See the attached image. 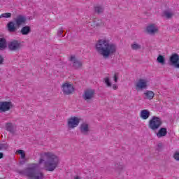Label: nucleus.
Returning <instances> with one entry per match:
<instances>
[{"instance_id":"1","label":"nucleus","mask_w":179,"mask_h":179,"mask_svg":"<svg viewBox=\"0 0 179 179\" xmlns=\"http://www.w3.org/2000/svg\"><path fill=\"white\" fill-rule=\"evenodd\" d=\"M43 164L46 171H55L59 166V157L52 152H43L39 153L38 164H30L29 167L18 171L19 174L25 176L29 179H44V173L38 170L39 166Z\"/></svg>"},{"instance_id":"2","label":"nucleus","mask_w":179,"mask_h":179,"mask_svg":"<svg viewBox=\"0 0 179 179\" xmlns=\"http://www.w3.org/2000/svg\"><path fill=\"white\" fill-rule=\"evenodd\" d=\"M95 50L99 55L107 59L117 52V45L107 38L99 39L95 44Z\"/></svg>"},{"instance_id":"3","label":"nucleus","mask_w":179,"mask_h":179,"mask_svg":"<svg viewBox=\"0 0 179 179\" xmlns=\"http://www.w3.org/2000/svg\"><path fill=\"white\" fill-rule=\"evenodd\" d=\"M150 82L148 78H140L134 83V87L136 92H142V90H146L149 87Z\"/></svg>"},{"instance_id":"4","label":"nucleus","mask_w":179,"mask_h":179,"mask_svg":"<svg viewBox=\"0 0 179 179\" xmlns=\"http://www.w3.org/2000/svg\"><path fill=\"white\" fill-rule=\"evenodd\" d=\"M163 124V121L159 117L152 116L148 122V128L151 131H157Z\"/></svg>"},{"instance_id":"5","label":"nucleus","mask_w":179,"mask_h":179,"mask_svg":"<svg viewBox=\"0 0 179 179\" xmlns=\"http://www.w3.org/2000/svg\"><path fill=\"white\" fill-rule=\"evenodd\" d=\"M62 92L64 96H71L75 93V86L72 83L66 81L61 85Z\"/></svg>"},{"instance_id":"6","label":"nucleus","mask_w":179,"mask_h":179,"mask_svg":"<svg viewBox=\"0 0 179 179\" xmlns=\"http://www.w3.org/2000/svg\"><path fill=\"white\" fill-rule=\"evenodd\" d=\"M94 94H96V91H94V90H85L83 94V99H84L87 103H90V101H92V100H93L94 98Z\"/></svg>"},{"instance_id":"7","label":"nucleus","mask_w":179,"mask_h":179,"mask_svg":"<svg viewBox=\"0 0 179 179\" xmlns=\"http://www.w3.org/2000/svg\"><path fill=\"white\" fill-rule=\"evenodd\" d=\"M79 122H80V119L79 117L75 116L70 117L67 122L69 129L76 128V127L79 125Z\"/></svg>"},{"instance_id":"8","label":"nucleus","mask_w":179,"mask_h":179,"mask_svg":"<svg viewBox=\"0 0 179 179\" xmlns=\"http://www.w3.org/2000/svg\"><path fill=\"white\" fill-rule=\"evenodd\" d=\"M13 104L10 101H0V113H6L13 108Z\"/></svg>"},{"instance_id":"9","label":"nucleus","mask_w":179,"mask_h":179,"mask_svg":"<svg viewBox=\"0 0 179 179\" xmlns=\"http://www.w3.org/2000/svg\"><path fill=\"white\" fill-rule=\"evenodd\" d=\"M27 18L25 16L19 15L14 19V22L17 27L26 24Z\"/></svg>"},{"instance_id":"10","label":"nucleus","mask_w":179,"mask_h":179,"mask_svg":"<svg viewBox=\"0 0 179 179\" xmlns=\"http://www.w3.org/2000/svg\"><path fill=\"white\" fill-rule=\"evenodd\" d=\"M169 61L171 65H173L175 68L179 69V55L177 53H173L171 55Z\"/></svg>"},{"instance_id":"11","label":"nucleus","mask_w":179,"mask_h":179,"mask_svg":"<svg viewBox=\"0 0 179 179\" xmlns=\"http://www.w3.org/2000/svg\"><path fill=\"white\" fill-rule=\"evenodd\" d=\"M8 48L11 51H17V50H20V42L16 40L10 42L8 44Z\"/></svg>"},{"instance_id":"12","label":"nucleus","mask_w":179,"mask_h":179,"mask_svg":"<svg viewBox=\"0 0 179 179\" xmlns=\"http://www.w3.org/2000/svg\"><path fill=\"white\" fill-rule=\"evenodd\" d=\"M80 131L83 135H89V132H90V127H89V124L86 122H83L80 126Z\"/></svg>"},{"instance_id":"13","label":"nucleus","mask_w":179,"mask_h":179,"mask_svg":"<svg viewBox=\"0 0 179 179\" xmlns=\"http://www.w3.org/2000/svg\"><path fill=\"white\" fill-rule=\"evenodd\" d=\"M146 31L148 34H156V33H159V28L155 24H150L146 28Z\"/></svg>"},{"instance_id":"14","label":"nucleus","mask_w":179,"mask_h":179,"mask_svg":"<svg viewBox=\"0 0 179 179\" xmlns=\"http://www.w3.org/2000/svg\"><path fill=\"white\" fill-rule=\"evenodd\" d=\"M6 129L12 135H15V134H16V125L12 123H6Z\"/></svg>"},{"instance_id":"15","label":"nucleus","mask_w":179,"mask_h":179,"mask_svg":"<svg viewBox=\"0 0 179 179\" xmlns=\"http://www.w3.org/2000/svg\"><path fill=\"white\" fill-rule=\"evenodd\" d=\"M70 61L73 62V66L76 69H78V68H81L82 66V62L76 59V57L75 56H71L70 57Z\"/></svg>"},{"instance_id":"16","label":"nucleus","mask_w":179,"mask_h":179,"mask_svg":"<svg viewBox=\"0 0 179 179\" xmlns=\"http://www.w3.org/2000/svg\"><path fill=\"white\" fill-rule=\"evenodd\" d=\"M140 117L142 120H148L150 117V112L148 109H143L140 113Z\"/></svg>"},{"instance_id":"17","label":"nucleus","mask_w":179,"mask_h":179,"mask_svg":"<svg viewBox=\"0 0 179 179\" xmlns=\"http://www.w3.org/2000/svg\"><path fill=\"white\" fill-rule=\"evenodd\" d=\"M156 135L157 138H163V136H166V135H167V129L162 127L159 129Z\"/></svg>"},{"instance_id":"18","label":"nucleus","mask_w":179,"mask_h":179,"mask_svg":"<svg viewBox=\"0 0 179 179\" xmlns=\"http://www.w3.org/2000/svg\"><path fill=\"white\" fill-rule=\"evenodd\" d=\"M144 96L147 100H153V97H155V92H153V91L147 90L144 92Z\"/></svg>"},{"instance_id":"19","label":"nucleus","mask_w":179,"mask_h":179,"mask_svg":"<svg viewBox=\"0 0 179 179\" xmlns=\"http://www.w3.org/2000/svg\"><path fill=\"white\" fill-rule=\"evenodd\" d=\"M30 31H31L30 27L25 26L21 29L20 33H21V34H22V36H27V34H29V33H30Z\"/></svg>"},{"instance_id":"20","label":"nucleus","mask_w":179,"mask_h":179,"mask_svg":"<svg viewBox=\"0 0 179 179\" xmlns=\"http://www.w3.org/2000/svg\"><path fill=\"white\" fill-rule=\"evenodd\" d=\"M15 22H10L8 24V31H10L11 33L15 32L16 30H17V28H16V26H15Z\"/></svg>"},{"instance_id":"21","label":"nucleus","mask_w":179,"mask_h":179,"mask_svg":"<svg viewBox=\"0 0 179 179\" xmlns=\"http://www.w3.org/2000/svg\"><path fill=\"white\" fill-rule=\"evenodd\" d=\"M94 12L95 13H98V15H100V13H103V12H104V8L100 5L95 6Z\"/></svg>"},{"instance_id":"22","label":"nucleus","mask_w":179,"mask_h":179,"mask_svg":"<svg viewBox=\"0 0 179 179\" xmlns=\"http://www.w3.org/2000/svg\"><path fill=\"white\" fill-rule=\"evenodd\" d=\"M173 15L174 14L173 13V12L170 10H165L163 12V16L164 17H166V19H171V17H173Z\"/></svg>"},{"instance_id":"23","label":"nucleus","mask_w":179,"mask_h":179,"mask_svg":"<svg viewBox=\"0 0 179 179\" xmlns=\"http://www.w3.org/2000/svg\"><path fill=\"white\" fill-rule=\"evenodd\" d=\"M6 47V39L5 38H0V50H5Z\"/></svg>"},{"instance_id":"24","label":"nucleus","mask_w":179,"mask_h":179,"mask_svg":"<svg viewBox=\"0 0 179 179\" xmlns=\"http://www.w3.org/2000/svg\"><path fill=\"white\" fill-rule=\"evenodd\" d=\"M16 153L18 155H20L21 159H25L26 158V153L23 150H18L16 151Z\"/></svg>"},{"instance_id":"25","label":"nucleus","mask_w":179,"mask_h":179,"mask_svg":"<svg viewBox=\"0 0 179 179\" xmlns=\"http://www.w3.org/2000/svg\"><path fill=\"white\" fill-rule=\"evenodd\" d=\"M131 48L134 50H141L142 46L136 43L131 44Z\"/></svg>"},{"instance_id":"26","label":"nucleus","mask_w":179,"mask_h":179,"mask_svg":"<svg viewBox=\"0 0 179 179\" xmlns=\"http://www.w3.org/2000/svg\"><path fill=\"white\" fill-rule=\"evenodd\" d=\"M157 62L162 64V65H164V57L163 55H159L157 58Z\"/></svg>"},{"instance_id":"27","label":"nucleus","mask_w":179,"mask_h":179,"mask_svg":"<svg viewBox=\"0 0 179 179\" xmlns=\"http://www.w3.org/2000/svg\"><path fill=\"white\" fill-rule=\"evenodd\" d=\"M104 83L106 85L107 87H111V83L110 82V78L106 77L103 79Z\"/></svg>"},{"instance_id":"28","label":"nucleus","mask_w":179,"mask_h":179,"mask_svg":"<svg viewBox=\"0 0 179 179\" xmlns=\"http://www.w3.org/2000/svg\"><path fill=\"white\" fill-rule=\"evenodd\" d=\"M2 17H5L6 19H9V17H12V13H6L1 14Z\"/></svg>"},{"instance_id":"29","label":"nucleus","mask_w":179,"mask_h":179,"mask_svg":"<svg viewBox=\"0 0 179 179\" xmlns=\"http://www.w3.org/2000/svg\"><path fill=\"white\" fill-rule=\"evenodd\" d=\"M175 160L179 161V152H176L173 155Z\"/></svg>"},{"instance_id":"30","label":"nucleus","mask_w":179,"mask_h":179,"mask_svg":"<svg viewBox=\"0 0 179 179\" xmlns=\"http://www.w3.org/2000/svg\"><path fill=\"white\" fill-rule=\"evenodd\" d=\"M113 79H114V82H115V83H117L118 82V75L117 73H115V75L113 76Z\"/></svg>"},{"instance_id":"31","label":"nucleus","mask_w":179,"mask_h":179,"mask_svg":"<svg viewBox=\"0 0 179 179\" xmlns=\"http://www.w3.org/2000/svg\"><path fill=\"white\" fill-rule=\"evenodd\" d=\"M4 61H5V59H3V57H2V56L0 55V65H3Z\"/></svg>"},{"instance_id":"32","label":"nucleus","mask_w":179,"mask_h":179,"mask_svg":"<svg viewBox=\"0 0 179 179\" xmlns=\"http://www.w3.org/2000/svg\"><path fill=\"white\" fill-rule=\"evenodd\" d=\"M112 87H113V90H117L118 89V85H117L116 84H113L112 85Z\"/></svg>"},{"instance_id":"33","label":"nucleus","mask_w":179,"mask_h":179,"mask_svg":"<svg viewBox=\"0 0 179 179\" xmlns=\"http://www.w3.org/2000/svg\"><path fill=\"white\" fill-rule=\"evenodd\" d=\"M3 153L0 152V159H3Z\"/></svg>"},{"instance_id":"34","label":"nucleus","mask_w":179,"mask_h":179,"mask_svg":"<svg viewBox=\"0 0 179 179\" xmlns=\"http://www.w3.org/2000/svg\"><path fill=\"white\" fill-rule=\"evenodd\" d=\"M3 148V144L0 143V150H2Z\"/></svg>"},{"instance_id":"35","label":"nucleus","mask_w":179,"mask_h":179,"mask_svg":"<svg viewBox=\"0 0 179 179\" xmlns=\"http://www.w3.org/2000/svg\"><path fill=\"white\" fill-rule=\"evenodd\" d=\"M74 179H79V176H75Z\"/></svg>"},{"instance_id":"36","label":"nucleus","mask_w":179,"mask_h":179,"mask_svg":"<svg viewBox=\"0 0 179 179\" xmlns=\"http://www.w3.org/2000/svg\"><path fill=\"white\" fill-rule=\"evenodd\" d=\"M59 34H62V31H60L59 32Z\"/></svg>"},{"instance_id":"37","label":"nucleus","mask_w":179,"mask_h":179,"mask_svg":"<svg viewBox=\"0 0 179 179\" xmlns=\"http://www.w3.org/2000/svg\"><path fill=\"white\" fill-rule=\"evenodd\" d=\"M2 14H1V15H0V19H2Z\"/></svg>"}]
</instances>
